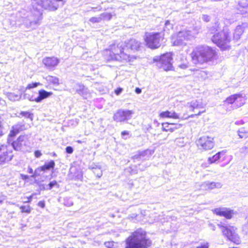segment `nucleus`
Listing matches in <instances>:
<instances>
[{"label":"nucleus","instance_id":"nucleus-38","mask_svg":"<svg viewBox=\"0 0 248 248\" xmlns=\"http://www.w3.org/2000/svg\"><path fill=\"white\" fill-rule=\"evenodd\" d=\"M27 172L31 174V175L30 176L31 177L34 178L36 176V175L34 173L33 169L31 166H28Z\"/></svg>","mask_w":248,"mask_h":248},{"label":"nucleus","instance_id":"nucleus-48","mask_svg":"<svg viewBox=\"0 0 248 248\" xmlns=\"http://www.w3.org/2000/svg\"><path fill=\"white\" fill-rule=\"evenodd\" d=\"M169 124H168V123H163V124H162V128H163V129L164 130L167 131V130H168V129H166V128H165V126H169Z\"/></svg>","mask_w":248,"mask_h":248},{"label":"nucleus","instance_id":"nucleus-6","mask_svg":"<svg viewBox=\"0 0 248 248\" xmlns=\"http://www.w3.org/2000/svg\"><path fill=\"white\" fill-rule=\"evenodd\" d=\"M196 144L202 150H211L215 146L214 138L209 136H203L196 140Z\"/></svg>","mask_w":248,"mask_h":248},{"label":"nucleus","instance_id":"nucleus-30","mask_svg":"<svg viewBox=\"0 0 248 248\" xmlns=\"http://www.w3.org/2000/svg\"><path fill=\"white\" fill-rule=\"evenodd\" d=\"M22 213L29 214L31 212V207L29 205H22L19 207Z\"/></svg>","mask_w":248,"mask_h":248},{"label":"nucleus","instance_id":"nucleus-51","mask_svg":"<svg viewBox=\"0 0 248 248\" xmlns=\"http://www.w3.org/2000/svg\"><path fill=\"white\" fill-rule=\"evenodd\" d=\"M121 135L122 136L127 135H128V132L126 131H123L121 132Z\"/></svg>","mask_w":248,"mask_h":248},{"label":"nucleus","instance_id":"nucleus-55","mask_svg":"<svg viewBox=\"0 0 248 248\" xmlns=\"http://www.w3.org/2000/svg\"><path fill=\"white\" fill-rule=\"evenodd\" d=\"M177 44H178V43H176H176H175V42H174V43H173V45H177Z\"/></svg>","mask_w":248,"mask_h":248},{"label":"nucleus","instance_id":"nucleus-25","mask_svg":"<svg viewBox=\"0 0 248 248\" xmlns=\"http://www.w3.org/2000/svg\"><path fill=\"white\" fill-rule=\"evenodd\" d=\"M237 132L240 138H247L248 137V124H246L244 127L239 128Z\"/></svg>","mask_w":248,"mask_h":248},{"label":"nucleus","instance_id":"nucleus-28","mask_svg":"<svg viewBox=\"0 0 248 248\" xmlns=\"http://www.w3.org/2000/svg\"><path fill=\"white\" fill-rule=\"evenodd\" d=\"M19 116L25 119H29L31 120H32L33 114L32 113L28 111H22L20 112Z\"/></svg>","mask_w":248,"mask_h":248},{"label":"nucleus","instance_id":"nucleus-22","mask_svg":"<svg viewBox=\"0 0 248 248\" xmlns=\"http://www.w3.org/2000/svg\"><path fill=\"white\" fill-rule=\"evenodd\" d=\"M38 96L34 99V101L38 103L42 100L46 99L52 94V93L50 92H46L44 90H40L38 91Z\"/></svg>","mask_w":248,"mask_h":248},{"label":"nucleus","instance_id":"nucleus-46","mask_svg":"<svg viewBox=\"0 0 248 248\" xmlns=\"http://www.w3.org/2000/svg\"><path fill=\"white\" fill-rule=\"evenodd\" d=\"M34 155L36 157H39L42 155V154L40 151L37 150L34 152Z\"/></svg>","mask_w":248,"mask_h":248},{"label":"nucleus","instance_id":"nucleus-40","mask_svg":"<svg viewBox=\"0 0 248 248\" xmlns=\"http://www.w3.org/2000/svg\"><path fill=\"white\" fill-rule=\"evenodd\" d=\"M202 19L204 21L208 22L210 21V17L209 16L205 15L202 16Z\"/></svg>","mask_w":248,"mask_h":248},{"label":"nucleus","instance_id":"nucleus-3","mask_svg":"<svg viewBox=\"0 0 248 248\" xmlns=\"http://www.w3.org/2000/svg\"><path fill=\"white\" fill-rule=\"evenodd\" d=\"M211 41L222 51H228L232 48V37L228 29H223L215 32Z\"/></svg>","mask_w":248,"mask_h":248},{"label":"nucleus","instance_id":"nucleus-19","mask_svg":"<svg viewBox=\"0 0 248 248\" xmlns=\"http://www.w3.org/2000/svg\"><path fill=\"white\" fill-rule=\"evenodd\" d=\"M110 51H112L114 54H119V60L122 56H125V54L124 53V47L119 45L113 44L109 46V47Z\"/></svg>","mask_w":248,"mask_h":248},{"label":"nucleus","instance_id":"nucleus-4","mask_svg":"<svg viewBox=\"0 0 248 248\" xmlns=\"http://www.w3.org/2000/svg\"><path fill=\"white\" fill-rule=\"evenodd\" d=\"M164 39V34L160 32H146L144 36L145 45L152 49L158 48Z\"/></svg>","mask_w":248,"mask_h":248},{"label":"nucleus","instance_id":"nucleus-12","mask_svg":"<svg viewBox=\"0 0 248 248\" xmlns=\"http://www.w3.org/2000/svg\"><path fill=\"white\" fill-rule=\"evenodd\" d=\"M189 110L192 112H195L196 110L198 112L197 113L191 115V117L197 116L206 111V109L203 105L202 104L198 103L197 102L191 103L189 106Z\"/></svg>","mask_w":248,"mask_h":248},{"label":"nucleus","instance_id":"nucleus-54","mask_svg":"<svg viewBox=\"0 0 248 248\" xmlns=\"http://www.w3.org/2000/svg\"><path fill=\"white\" fill-rule=\"evenodd\" d=\"M77 142L78 143H82V141H80V140H78L77 141Z\"/></svg>","mask_w":248,"mask_h":248},{"label":"nucleus","instance_id":"nucleus-15","mask_svg":"<svg viewBox=\"0 0 248 248\" xmlns=\"http://www.w3.org/2000/svg\"><path fill=\"white\" fill-rule=\"evenodd\" d=\"M43 62L48 68L53 69L59 63V59L55 57H48L45 58Z\"/></svg>","mask_w":248,"mask_h":248},{"label":"nucleus","instance_id":"nucleus-26","mask_svg":"<svg viewBox=\"0 0 248 248\" xmlns=\"http://www.w3.org/2000/svg\"><path fill=\"white\" fill-rule=\"evenodd\" d=\"M46 80L49 85L57 86L60 84L59 79L55 76H48L46 78Z\"/></svg>","mask_w":248,"mask_h":248},{"label":"nucleus","instance_id":"nucleus-36","mask_svg":"<svg viewBox=\"0 0 248 248\" xmlns=\"http://www.w3.org/2000/svg\"><path fill=\"white\" fill-rule=\"evenodd\" d=\"M170 114L169 111H163L159 114V117L162 118H169L170 117Z\"/></svg>","mask_w":248,"mask_h":248},{"label":"nucleus","instance_id":"nucleus-2","mask_svg":"<svg viewBox=\"0 0 248 248\" xmlns=\"http://www.w3.org/2000/svg\"><path fill=\"white\" fill-rule=\"evenodd\" d=\"M191 57L193 60L203 63L216 60L218 56L216 49L212 47L200 46L192 52Z\"/></svg>","mask_w":248,"mask_h":248},{"label":"nucleus","instance_id":"nucleus-20","mask_svg":"<svg viewBox=\"0 0 248 248\" xmlns=\"http://www.w3.org/2000/svg\"><path fill=\"white\" fill-rule=\"evenodd\" d=\"M160 61L162 64V66L163 69L166 71L170 70V66H169L167 68H165V65L167 64H170V55L169 53L164 54L160 56Z\"/></svg>","mask_w":248,"mask_h":248},{"label":"nucleus","instance_id":"nucleus-8","mask_svg":"<svg viewBox=\"0 0 248 248\" xmlns=\"http://www.w3.org/2000/svg\"><path fill=\"white\" fill-rule=\"evenodd\" d=\"M226 105L234 104L237 108L243 106L245 103V98L242 93H234L227 97L224 101Z\"/></svg>","mask_w":248,"mask_h":248},{"label":"nucleus","instance_id":"nucleus-52","mask_svg":"<svg viewBox=\"0 0 248 248\" xmlns=\"http://www.w3.org/2000/svg\"><path fill=\"white\" fill-rule=\"evenodd\" d=\"M169 23H170L169 21V20H167V21H166V22H165V25H169Z\"/></svg>","mask_w":248,"mask_h":248},{"label":"nucleus","instance_id":"nucleus-39","mask_svg":"<svg viewBox=\"0 0 248 248\" xmlns=\"http://www.w3.org/2000/svg\"><path fill=\"white\" fill-rule=\"evenodd\" d=\"M65 151L67 154H72L73 152V149L71 146H67L65 148Z\"/></svg>","mask_w":248,"mask_h":248},{"label":"nucleus","instance_id":"nucleus-10","mask_svg":"<svg viewBox=\"0 0 248 248\" xmlns=\"http://www.w3.org/2000/svg\"><path fill=\"white\" fill-rule=\"evenodd\" d=\"M133 113L134 112L130 110H118L114 114L113 119L118 122H124L130 119Z\"/></svg>","mask_w":248,"mask_h":248},{"label":"nucleus","instance_id":"nucleus-47","mask_svg":"<svg viewBox=\"0 0 248 248\" xmlns=\"http://www.w3.org/2000/svg\"><path fill=\"white\" fill-rule=\"evenodd\" d=\"M171 118L175 119L179 118V116L178 115V114L173 112L171 114Z\"/></svg>","mask_w":248,"mask_h":248},{"label":"nucleus","instance_id":"nucleus-32","mask_svg":"<svg viewBox=\"0 0 248 248\" xmlns=\"http://www.w3.org/2000/svg\"><path fill=\"white\" fill-rule=\"evenodd\" d=\"M177 35V37L179 38V41L180 42H182L184 40H185L186 38V32L184 31L179 32Z\"/></svg>","mask_w":248,"mask_h":248},{"label":"nucleus","instance_id":"nucleus-1","mask_svg":"<svg viewBox=\"0 0 248 248\" xmlns=\"http://www.w3.org/2000/svg\"><path fill=\"white\" fill-rule=\"evenodd\" d=\"M124 242V248H149L152 245V241L147 232L141 228L131 232Z\"/></svg>","mask_w":248,"mask_h":248},{"label":"nucleus","instance_id":"nucleus-16","mask_svg":"<svg viewBox=\"0 0 248 248\" xmlns=\"http://www.w3.org/2000/svg\"><path fill=\"white\" fill-rule=\"evenodd\" d=\"M21 127V125L18 124L12 126L8 135L7 140L9 143L12 141L16 136L22 130Z\"/></svg>","mask_w":248,"mask_h":248},{"label":"nucleus","instance_id":"nucleus-18","mask_svg":"<svg viewBox=\"0 0 248 248\" xmlns=\"http://www.w3.org/2000/svg\"><path fill=\"white\" fill-rule=\"evenodd\" d=\"M237 10L238 14L243 16L244 17L248 16V1L246 0H243L239 2Z\"/></svg>","mask_w":248,"mask_h":248},{"label":"nucleus","instance_id":"nucleus-31","mask_svg":"<svg viewBox=\"0 0 248 248\" xmlns=\"http://www.w3.org/2000/svg\"><path fill=\"white\" fill-rule=\"evenodd\" d=\"M101 20H109L112 17V15L109 13H104L100 14Z\"/></svg>","mask_w":248,"mask_h":248},{"label":"nucleus","instance_id":"nucleus-24","mask_svg":"<svg viewBox=\"0 0 248 248\" xmlns=\"http://www.w3.org/2000/svg\"><path fill=\"white\" fill-rule=\"evenodd\" d=\"M55 166V161L53 160H50L49 162L45 163L40 167V170L45 172L50 170H53Z\"/></svg>","mask_w":248,"mask_h":248},{"label":"nucleus","instance_id":"nucleus-29","mask_svg":"<svg viewBox=\"0 0 248 248\" xmlns=\"http://www.w3.org/2000/svg\"><path fill=\"white\" fill-rule=\"evenodd\" d=\"M206 188L207 189H213L220 186L219 183L215 182H208L205 184Z\"/></svg>","mask_w":248,"mask_h":248},{"label":"nucleus","instance_id":"nucleus-43","mask_svg":"<svg viewBox=\"0 0 248 248\" xmlns=\"http://www.w3.org/2000/svg\"><path fill=\"white\" fill-rule=\"evenodd\" d=\"M34 195V194H32L31 196L26 197L27 201L23 202V203H26V202H30L32 199L33 196Z\"/></svg>","mask_w":248,"mask_h":248},{"label":"nucleus","instance_id":"nucleus-11","mask_svg":"<svg viewBox=\"0 0 248 248\" xmlns=\"http://www.w3.org/2000/svg\"><path fill=\"white\" fill-rule=\"evenodd\" d=\"M212 212L217 216L223 217L227 219H232L235 214L233 210L228 208H216L212 210Z\"/></svg>","mask_w":248,"mask_h":248},{"label":"nucleus","instance_id":"nucleus-5","mask_svg":"<svg viewBox=\"0 0 248 248\" xmlns=\"http://www.w3.org/2000/svg\"><path fill=\"white\" fill-rule=\"evenodd\" d=\"M32 3L48 11H55L59 7L58 2L63 0H31Z\"/></svg>","mask_w":248,"mask_h":248},{"label":"nucleus","instance_id":"nucleus-44","mask_svg":"<svg viewBox=\"0 0 248 248\" xmlns=\"http://www.w3.org/2000/svg\"><path fill=\"white\" fill-rule=\"evenodd\" d=\"M37 205L39 207L43 208H44L45 207V202L44 201H40V202H38Z\"/></svg>","mask_w":248,"mask_h":248},{"label":"nucleus","instance_id":"nucleus-41","mask_svg":"<svg viewBox=\"0 0 248 248\" xmlns=\"http://www.w3.org/2000/svg\"><path fill=\"white\" fill-rule=\"evenodd\" d=\"M197 248H209V244L208 243H204L197 247Z\"/></svg>","mask_w":248,"mask_h":248},{"label":"nucleus","instance_id":"nucleus-14","mask_svg":"<svg viewBox=\"0 0 248 248\" xmlns=\"http://www.w3.org/2000/svg\"><path fill=\"white\" fill-rule=\"evenodd\" d=\"M247 26H245L244 24L237 25L234 29L232 33V39L233 40L237 41L239 40L242 34L245 32Z\"/></svg>","mask_w":248,"mask_h":248},{"label":"nucleus","instance_id":"nucleus-35","mask_svg":"<svg viewBox=\"0 0 248 248\" xmlns=\"http://www.w3.org/2000/svg\"><path fill=\"white\" fill-rule=\"evenodd\" d=\"M90 21L93 23H98L101 21V18L100 16L99 17H92L89 19Z\"/></svg>","mask_w":248,"mask_h":248},{"label":"nucleus","instance_id":"nucleus-21","mask_svg":"<svg viewBox=\"0 0 248 248\" xmlns=\"http://www.w3.org/2000/svg\"><path fill=\"white\" fill-rule=\"evenodd\" d=\"M125 48L130 49H138L139 48L140 45V43L134 39H131L125 42V45L124 46Z\"/></svg>","mask_w":248,"mask_h":248},{"label":"nucleus","instance_id":"nucleus-33","mask_svg":"<svg viewBox=\"0 0 248 248\" xmlns=\"http://www.w3.org/2000/svg\"><path fill=\"white\" fill-rule=\"evenodd\" d=\"M40 85L39 82H33L29 83L26 87V90H29L31 89L34 88Z\"/></svg>","mask_w":248,"mask_h":248},{"label":"nucleus","instance_id":"nucleus-34","mask_svg":"<svg viewBox=\"0 0 248 248\" xmlns=\"http://www.w3.org/2000/svg\"><path fill=\"white\" fill-rule=\"evenodd\" d=\"M48 189H49V190L51 189L52 188L53 186H56L57 187H59V185L58 182L56 181H53L50 182L48 184Z\"/></svg>","mask_w":248,"mask_h":248},{"label":"nucleus","instance_id":"nucleus-27","mask_svg":"<svg viewBox=\"0 0 248 248\" xmlns=\"http://www.w3.org/2000/svg\"><path fill=\"white\" fill-rule=\"evenodd\" d=\"M148 150H145L142 151H139L138 153L132 156V158L134 159H140L143 158L147 155Z\"/></svg>","mask_w":248,"mask_h":248},{"label":"nucleus","instance_id":"nucleus-42","mask_svg":"<svg viewBox=\"0 0 248 248\" xmlns=\"http://www.w3.org/2000/svg\"><path fill=\"white\" fill-rule=\"evenodd\" d=\"M123 90V89L122 88H117L114 90V93L117 95H118L122 92Z\"/></svg>","mask_w":248,"mask_h":248},{"label":"nucleus","instance_id":"nucleus-37","mask_svg":"<svg viewBox=\"0 0 248 248\" xmlns=\"http://www.w3.org/2000/svg\"><path fill=\"white\" fill-rule=\"evenodd\" d=\"M105 245L108 248H116L114 244V242L113 241H107L105 243Z\"/></svg>","mask_w":248,"mask_h":248},{"label":"nucleus","instance_id":"nucleus-50","mask_svg":"<svg viewBox=\"0 0 248 248\" xmlns=\"http://www.w3.org/2000/svg\"><path fill=\"white\" fill-rule=\"evenodd\" d=\"M135 92L138 93V94H139L140 93H141V90L139 88H136L135 89Z\"/></svg>","mask_w":248,"mask_h":248},{"label":"nucleus","instance_id":"nucleus-9","mask_svg":"<svg viewBox=\"0 0 248 248\" xmlns=\"http://www.w3.org/2000/svg\"><path fill=\"white\" fill-rule=\"evenodd\" d=\"M222 230L223 234L231 241L235 240L238 236L236 233V228L234 226H224L222 225H218Z\"/></svg>","mask_w":248,"mask_h":248},{"label":"nucleus","instance_id":"nucleus-49","mask_svg":"<svg viewBox=\"0 0 248 248\" xmlns=\"http://www.w3.org/2000/svg\"><path fill=\"white\" fill-rule=\"evenodd\" d=\"M244 122L241 120V121H237L235 123V124L237 125H242V124H244Z\"/></svg>","mask_w":248,"mask_h":248},{"label":"nucleus","instance_id":"nucleus-17","mask_svg":"<svg viewBox=\"0 0 248 248\" xmlns=\"http://www.w3.org/2000/svg\"><path fill=\"white\" fill-rule=\"evenodd\" d=\"M227 157L226 152L225 151H221L212 156L209 157L208 161L209 164H213L216 163L219 159L224 160Z\"/></svg>","mask_w":248,"mask_h":248},{"label":"nucleus","instance_id":"nucleus-45","mask_svg":"<svg viewBox=\"0 0 248 248\" xmlns=\"http://www.w3.org/2000/svg\"><path fill=\"white\" fill-rule=\"evenodd\" d=\"M20 177L23 180H26L30 178L29 176L23 174H20Z\"/></svg>","mask_w":248,"mask_h":248},{"label":"nucleus","instance_id":"nucleus-23","mask_svg":"<svg viewBox=\"0 0 248 248\" xmlns=\"http://www.w3.org/2000/svg\"><path fill=\"white\" fill-rule=\"evenodd\" d=\"M104 56L108 61H116L119 60V54H114L109 48L104 50Z\"/></svg>","mask_w":248,"mask_h":248},{"label":"nucleus","instance_id":"nucleus-7","mask_svg":"<svg viewBox=\"0 0 248 248\" xmlns=\"http://www.w3.org/2000/svg\"><path fill=\"white\" fill-rule=\"evenodd\" d=\"M14 157L13 150L9 145L0 146V164L10 161Z\"/></svg>","mask_w":248,"mask_h":248},{"label":"nucleus","instance_id":"nucleus-56","mask_svg":"<svg viewBox=\"0 0 248 248\" xmlns=\"http://www.w3.org/2000/svg\"><path fill=\"white\" fill-rule=\"evenodd\" d=\"M173 38H176V39H177V37L173 36Z\"/></svg>","mask_w":248,"mask_h":248},{"label":"nucleus","instance_id":"nucleus-53","mask_svg":"<svg viewBox=\"0 0 248 248\" xmlns=\"http://www.w3.org/2000/svg\"><path fill=\"white\" fill-rule=\"evenodd\" d=\"M216 24L217 25V27H219V23L217 22L216 23Z\"/></svg>","mask_w":248,"mask_h":248},{"label":"nucleus","instance_id":"nucleus-13","mask_svg":"<svg viewBox=\"0 0 248 248\" xmlns=\"http://www.w3.org/2000/svg\"><path fill=\"white\" fill-rule=\"evenodd\" d=\"M27 140V136L25 135H20L16 140L11 141V145L15 150H19L23 145H25Z\"/></svg>","mask_w":248,"mask_h":248}]
</instances>
